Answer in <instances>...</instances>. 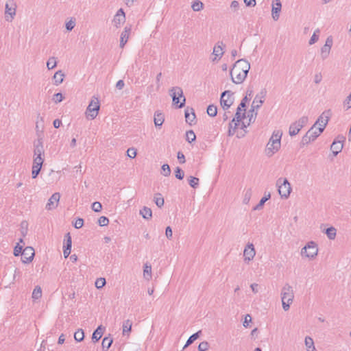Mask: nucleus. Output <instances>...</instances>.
<instances>
[{
    "instance_id": "obj_12",
    "label": "nucleus",
    "mask_w": 351,
    "mask_h": 351,
    "mask_svg": "<svg viewBox=\"0 0 351 351\" xmlns=\"http://www.w3.org/2000/svg\"><path fill=\"white\" fill-rule=\"evenodd\" d=\"M35 255L34 250L32 247L27 246L23 250L21 253V261L23 263L27 264L32 261Z\"/></svg>"
},
{
    "instance_id": "obj_14",
    "label": "nucleus",
    "mask_w": 351,
    "mask_h": 351,
    "mask_svg": "<svg viewBox=\"0 0 351 351\" xmlns=\"http://www.w3.org/2000/svg\"><path fill=\"white\" fill-rule=\"evenodd\" d=\"M256 255V250L253 243H248L245 247L243 251L244 261L245 262H250L252 261Z\"/></svg>"
},
{
    "instance_id": "obj_30",
    "label": "nucleus",
    "mask_w": 351,
    "mask_h": 351,
    "mask_svg": "<svg viewBox=\"0 0 351 351\" xmlns=\"http://www.w3.org/2000/svg\"><path fill=\"white\" fill-rule=\"evenodd\" d=\"M64 77V74L62 71L60 70L56 72L53 77L54 80V84L56 86L60 84L63 82Z\"/></svg>"
},
{
    "instance_id": "obj_38",
    "label": "nucleus",
    "mask_w": 351,
    "mask_h": 351,
    "mask_svg": "<svg viewBox=\"0 0 351 351\" xmlns=\"http://www.w3.org/2000/svg\"><path fill=\"white\" fill-rule=\"evenodd\" d=\"M132 322L130 319L123 322V334L125 335L131 331Z\"/></svg>"
},
{
    "instance_id": "obj_20",
    "label": "nucleus",
    "mask_w": 351,
    "mask_h": 351,
    "mask_svg": "<svg viewBox=\"0 0 351 351\" xmlns=\"http://www.w3.org/2000/svg\"><path fill=\"white\" fill-rule=\"evenodd\" d=\"M282 3L280 0H274L272 3L271 15L274 21H277L280 16V12L281 11Z\"/></svg>"
},
{
    "instance_id": "obj_44",
    "label": "nucleus",
    "mask_w": 351,
    "mask_h": 351,
    "mask_svg": "<svg viewBox=\"0 0 351 351\" xmlns=\"http://www.w3.org/2000/svg\"><path fill=\"white\" fill-rule=\"evenodd\" d=\"M42 296V289L40 287L36 286L32 292V298L34 300H38Z\"/></svg>"
},
{
    "instance_id": "obj_17",
    "label": "nucleus",
    "mask_w": 351,
    "mask_h": 351,
    "mask_svg": "<svg viewBox=\"0 0 351 351\" xmlns=\"http://www.w3.org/2000/svg\"><path fill=\"white\" fill-rule=\"evenodd\" d=\"M60 198V194L59 193H54L49 199L45 208L48 210L56 208L58 206Z\"/></svg>"
},
{
    "instance_id": "obj_64",
    "label": "nucleus",
    "mask_w": 351,
    "mask_h": 351,
    "mask_svg": "<svg viewBox=\"0 0 351 351\" xmlns=\"http://www.w3.org/2000/svg\"><path fill=\"white\" fill-rule=\"evenodd\" d=\"M252 322V317L250 316V315L249 314H247L245 316V318H244V321L243 322V326L245 327V328H247L249 326V324Z\"/></svg>"
},
{
    "instance_id": "obj_10",
    "label": "nucleus",
    "mask_w": 351,
    "mask_h": 351,
    "mask_svg": "<svg viewBox=\"0 0 351 351\" xmlns=\"http://www.w3.org/2000/svg\"><path fill=\"white\" fill-rule=\"evenodd\" d=\"M330 115H331V112L330 110H325L318 117L317 120L316 121V122L315 123V124L313 125H315V126L317 125V128H323V131H324L326 125L328 123Z\"/></svg>"
},
{
    "instance_id": "obj_18",
    "label": "nucleus",
    "mask_w": 351,
    "mask_h": 351,
    "mask_svg": "<svg viewBox=\"0 0 351 351\" xmlns=\"http://www.w3.org/2000/svg\"><path fill=\"white\" fill-rule=\"evenodd\" d=\"M332 45V38L330 37L327 38L325 45L321 48V57L322 60H325L328 57Z\"/></svg>"
},
{
    "instance_id": "obj_39",
    "label": "nucleus",
    "mask_w": 351,
    "mask_h": 351,
    "mask_svg": "<svg viewBox=\"0 0 351 351\" xmlns=\"http://www.w3.org/2000/svg\"><path fill=\"white\" fill-rule=\"evenodd\" d=\"M189 184L193 189H196L199 186V178L193 176H189L188 178Z\"/></svg>"
},
{
    "instance_id": "obj_54",
    "label": "nucleus",
    "mask_w": 351,
    "mask_h": 351,
    "mask_svg": "<svg viewBox=\"0 0 351 351\" xmlns=\"http://www.w3.org/2000/svg\"><path fill=\"white\" fill-rule=\"evenodd\" d=\"M23 246L19 244V243H17L16 245L14 248V255L15 256H19V255H21V253L23 252Z\"/></svg>"
},
{
    "instance_id": "obj_45",
    "label": "nucleus",
    "mask_w": 351,
    "mask_h": 351,
    "mask_svg": "<svg viewBox=\"0 0 351 351\" xmlns=\"http://www.w3.org/2000/svg\"><path fill=\"white\" fill-rule=\"evenodd\" d=\"M239 124L238 123L230 122L229 123L228 136H233Z\"/></svg>"
},
{
    "instance_id": "obj_36",
    "label": "nucleus",
    "mask_w": 351,
    "mask_h": 351,
    "mask_svg": "<svg viewBox=\"0 0 351 351\" xmlns=\"http://www.w3.org/2000/svg\"><path fill=\"white\" fill-rule=\"evenodd\" d=\"M45 157L43 156H34L33 167L42 168L44 162Z\"/></svg>"
},
{
    "instance_id": "obj_50",
    "label": "nucleus",
    "mask_w": 351,
    "mask_h": 351,
    "mask_svg": "<svg viewBox=\"0 0 351 351\" xmlns=\"http://www.w3.org/2000/svg\"><path fill=\"white\" fill-rule=\"evenodd\" d=\"M57 65L56 59L54 57H51L49 58V60L47 62V66L48 69H53L55 68Z\"/></svg>"
},
{
    "instance_id": "obj_48",
    "label": "nucleus",
    "mask_w": 351,
    "mask_h": 351,
    "mask_svg": "<svg viewBox=\"0 0 351 351\" xmlns=\"http://www.w3.org/2000/svg\"><path fill=\"white\" fill-rule=\"evenodd\" d=\"M256 110V108H252V107H251V109L249 110L248 113H247V117L249 118V123H252V122H254L255 121V119L256 118V116H257V112H254V110Z\"/></svg>"
},
{
    "instance_id": "obj_47",
    "label": "nucleus",
    "mask_w": 351,
    "mask_h": 351,
    "mask_svg": "<svg viewBox=\"0 0 351 351\" xmlns=\"http://www.w3.org/2000/svg\"><path fill=\"white\" fill-rule=\"evenodd\" d=\"M207 113L210 117H215L217 114V106L214 105H209L207 108Z\"/></svg>"
},
{
    "instance_id": "obj_21",
    "label": "nucleus",
    "mask_w": 351,
    "mask_h": 351,
    "mask_svg": "<svg viewBox=\"0 0 351 351\" xmlns=\"http://www.w3.org/2000/svg\"><path fill=\"white\" fill-rule=\"evenodd\" d=\"M132 28L130 25H127L124 27L123 31L121 34L120 38V47L123 48L127 43Z\"/></svg>"
},
{
    "instance_id": "obj_34",
    "label": "nucleus",
    "mask_w": 351,
    "mask_h": 351,
    "mask_svg": "<svg viewBox=\"0 0 351 351\" xmlns=\"http://www.w3.org/2000/svg\"><path fill=\"white\" fill-rule=\"evenodd\" d=\"M282 135V132L280 130H274L272 133L270 140L280 144Z\"/></svg>"
},
{
    "instance_id": "obj_8",
    "label": "nucleus",
    "mask_w": 351,
    "mask_h": 351,
    "mask_svg": "<svg viewBox=\"0 0 351 351\" xmlns=\"http://www.w3.org/2000/svg\"><path fill=\"white\" fill-rule=\"evenodd\" d=\"M233 93L230 90H225L221 95L220 104L224 110H227L233 104Z\"/></svg>"
},
{
    "instance_id": "obj_16",
    "label": "nucleus",
    "mask_w": 351,
    "mask_h": 351,
    "mask_svg": "<svg viewBox=\"0 0 351 351\" xmlns=\"http://www.w3.org/2000/svg\"><path fill=\"white\" fill-rule=\"evenodd\" d=\"M34 156L45 157L43 137L38 138V139L34 143Z\"/></svg>"
},
{
    "instance_id": "obj_42",
    "label": "nucleus",
    "mask_w": 351,
    "mask_h": 351,
    "mask_svg": "<svg viewBox=\"0 0 351 351\" xmlns=\"http://www.w3.org/2000/svg\"><path fill=\"white\" fill-rule=\"evenodd\" d=\"M143 274L144 277L148 280L152 277V266L150 265L145 264Z\"/></svg>"
},
{
    "instance_id": "obj_46",
    "label": "nucleus",
    "mask_w": 351,
    "mask_h": 351,
    "mask_svg": "<svg viewBox=\"0 0 351 351\" xmlns=\"http://www.w3.org/2000/svg\"><path fill=\"white\" fill-rule=\"evenodd\" d=\"M196 139V136L195 132L193 130H189L186 133V140L189 143H191L194 142Z\"/></svg>"
},
{
    "instance_id": "obj_43",
    "label": "nucleus",
    "mask_w": 351,
    "mask_h": 351,
    "mask_svg": "<svg viewBox=\"0 0 351 351\" xmlns=\"http://www.w3.org/2000/svg\"><path fill=\"white\" fill-rule=\"evenodd\" d=\"M84 332L82 329H78L74 333V339L76 341L80 342L84 339Z\"/></svg>"
},
{
    "instance_id": "obj_55",
    "label": "nucleus",
    "mask_w": 351,
    "mask_h": 351,
    "mask_svg": "<svg viewBox=\"0 0 351 351\" xmlns=\"http://www.w3.org/2000/svg\"><path fill=\"white\" fill-rule=\"evenodd\" d=\"M308 117L303 116L301 118H300L298 121H296V123L301 127L303 128L304 125H306L308 123Z\"/></svg>"
},
{
    "instance_id": "obj_25",
    "label": "nucleus",
    "mask_w": 351,
    "mask_h": 351,
    "mask_svg": "<svg viewBox=\"0 0 351 351\" xmlns=\"http://www.w3.org/2000/svg\"><path fill=\"white\" fill-rule=\"evenodd\" d=\"M185 119L186 121L189 123L190 125H192L194 123V121L195 119V114L194 112V110L193 108H189L187 107L185 109L184 112Z\"/></svg>"
},
{
    "instance_id": "obj_5",
    "label": "nucleus",
    "mask_w": 351,
    "mask_h": 351,
    "mask_svg": "<svg viewBox=\"0 0 351 351\" xmlns=\"http://www.w3.org/2000/svg\"><path fill=\"white\" fill-rule=\"evenodd\" d=\"M276 186H278V193L282 198L287 199L289 197L291 187L287 178H279L276 181Z\"/></svg>"
},
{
    "instance_id": "obj_53",
    "label": "nucleus",
    "mask_w": 351,
    "mask_h": 351,
    "mask_svg": "<svg viewBox=\"0 0 351 351\" xmlns=\"http://www.w3.org/2000/svg\"><path fill=\"white\" fill-rule=\"evenodd\" d=\"M175 176L178 180H182L184 176V171L179 167L176 168Z\"/></svg>"
},
{
    "instance_id": "obj_41",
    "label": "nucleus",
    "mask_w": 351,
    "mask_h": 351,
    "mask_svg": "<svg viewBox=\"0 0 351 351\" xmlns=\"http://www.w3.org/2000/svg\"><path fill=\"white\" fill-rule=\"evenodd\" d=\"M326 234L329 239L333 240L335 239L337 230L334 227H330L326 230Z\"/></svg>"
},
{
    "instance_id": "obj_15",
    "label": "nucleus",
    "mask_w": 351,
    "mask_h": 351,
    "mask_svg": "<svg viewBox=\"0 0 351 351\" xmlns=\"http://www.w3.org/2000/svg\"><path fill=\"white\" fill-rule=\"evenodd\" d=\"M344 139L345 138L343 136H339L337 138L332 142L330 146V149L332 152L334 156H337L341 152L343 147V142Z\"/></svg>"
},
{
    "instance_id": "obj_24",
    "label": "nucleus",
    "mask_w": 351,
    "mask_h": 351,
    "mask_svg": "<svg viewBox=\"0 0 351 351\" xmlns=\"http://www.w3.org/2000/svg\"><path fill=\"white\" fill-rule=\"evenodd\" d=\"M165 121V115L160 111H156L154 117V122L156 128H160Z\"/></svg>"
},
{
    "instance_id": "obj_3",
    "label": "nucleus",
    "mask_w": 351,
    "mask_h": 351,
    "mask_svg": "<svg viewBox=\"0 0 351 351\" xmlns=\"http://www.w3.org/2000/svg\"><path fill=\"white\" fill-rule=\"evenodd\" d=\"M171 96L172 97L173 104L178 108L184 107L186 99L183 95L182 89L180 87H173L170 90Z\"/></svg>"
},
{
    "instance_id": "obj_51",
    "label": "nucleus",
    "mask_w": 351,
    "mask_h": 351,
    "mask_svg": "<svg viewBox=\"0 0 351 351\" xmlns=\"http://www.w3.org/2000/svg\"><path fill=\"white\" fill-rule=\"evenodd\" d=\"M319 29H316L313 35L311 36L310 40H309V45H313L314 43H315L318 39H319Z\"/></svg>"
},
{
    "instance_id": "obj_22",
    "label": "nucleus",
    "mask_w": 351,
    "mask_h": 351,
    "mask_svg": "<svg viewBox=\"0 0 351 351\" xmlns=\"http://www.w3.org/2000/svg\"><path fill=\"white\" fill-rule=\"evenodd\" d=\"M280 148V144H279L275 141H271L269 139V141L267 145V149H266L267 155L269 156H271L277 152Z\"/></svg>"
},
{
    "instance_id": "obj_26",
    "label": "nucleus",
    "mask_w": 351,
    "mask_h": 351,
    "mask_svg": "<svg viewBox=\"0 0 351 351\" xmlns=\"http://www.w3.org/2000/svg\"><path fill=\"white\" fill-rule=\"evenodd\" d=\"M246 112H243L240 108H237V112L235 113L234 117L232 119V122L240 123L245 118Z\"/></svg>"
},
{
    "instance_id": "obj_6",
    "label": "nucleus",
    "mask_w": 351,
    "mask_h": 351,
    "mask_svg": "<svg viewBox=\"0 0 351 351\" xmlns=\"http://www.w3.org/2000/svg\"><path fill=\"white\" fill-rule=\"evenodd\" d=\"M322 132L323 128H317L316 126L313 125L302 137V143L303 145H307L311 142L314 141Z\"/></svg>"
},
{
    "instance_id": "obj_59",
    "label": "nucleus",
    "mask_w": 351,
    "mask_h": 351,
    "mask_svg": "<svg viewBox=\"0 0 351 351\" xmlns=\"http://www.w3.org/2000/svg\"><path fill=\"white\" fill-rule=\"evenodd\" d=\"M106 282L105 278H98V279H97V280L95 282V287L97 289H101L106 285Z\"/></svg>"
},
{
    "instance_id": "obj_13",
    "label": "nucleus",
    "mask_w": 351,
    "mask_h": 351,
    "mask_svg": "<svg viewBox=\"0 0 351 351\" xmlns=\"http://www.w3.org/2000/svg\"><path fill=\"white\" fill-rule=\"evenodd\" d=\"M112 24L116 28H119L125 22V14L122 8L118 10L112 19Z\"/></svg>"
},
{
    "instance_id": "obj_62",
    "label": "nucleus",
    "mask_w": 351,
    "mask_h": 351,
    "mask_svg": "<svg viewBox=\"0 0 351 351\" xmlns=\"http://www.w3.org/2000/svg\"><path fill=\"white\" fill-rule=\"evenodd\" d=\"M136 154H137L136 150V149H134L133 147L129 148L127 150V155L130 158H134L136 156Z\"/></svg>"
},
{
    "instance_id": "obj_27",
    "label": "nucleus",
    "mask_w": 351,
    "mask_h": 351,
    "mask_svg": "<svg viewBox=\"0 0 351 351\" xmlns=\"http://www.w3.org/2000/svg\"><path fill=\"white\" fill-rule=\"evenodd\" d=\"M104 328L102 326H99L92 335V340L93 342L98 341L102 337Z\"/></svg>"
},
{
    "instance_id": "obj_58",
    "label": "nucleus",
    "mask_w": 351,
    "mask_h": 351,
    "mask_svg": "<svg viewBox=\"0 0 351 351\" xmlns=\"http://www.w3.org/2000/svg\"><path fill=\"white\" fill-rule=\"evenodd\" d=\"M91 208H92L93 210H94L96 213H98V212L101 211V210L102 208V206L100 202H95L92 204Z\"/></svg>"
},
{
    "instance_id": "obj_49",
    "label": "nucleus",
    "mask_w": 351,
    "mask_h": 351,
    "mask_svg": "<svg viewBox=\"0 0 351 351\" xmlns=\"http://www.w3.org/2000/svg\"><path fill=\"white\" fill-rule=\"evenodd\" d=\"M203 3L200 1H195L191 5L192 9L195 11L198 12L203 9Z\"/></svg>"
},
{
    "instance_id": "obj_31",
    "label": "nucleus",
    "mask_w": 351,
    "mask_h": 351,
    "mask_svg": "<svg viewBox=\"0 0 351 351\" xmlns=\"http://www.w3.org/2000/svg\"><path fill=\"white\" fill-rule=\"evenodd\" d=\"M140 215L145 219H149L152 217V211L151 208L143 206V208L140 210Z\"/></svg>"
},
{
    "instance_id": "obj_28",
    "label": "nucleus",
    "mask_w": 351,
    "mask_h": 351,
    "mask_svg": "<svg viewBox=\"0 0 351 351\" xmlns=\"http://www.w3.org/2000/svg\"><path fill=\"white\" fill-rule=\"evenodd\" d=\"M304 344L306 347V351H317L313 339L309 337L306 336L304 339Z\"/></svg>"
},
{
    "instance_id": "obj_35",
    "label": "nucleus",
    "mask_w": 351,
    "mask_h": 351,
    "mask_svg": "<svg viewBox=\"0 0 351 351\" xmlns=\"http://www.w3.org/2000/svg\"><path fill=\"white\" fill-rule=\"evenodd\" d=\"M201 333V331H198L189 337V338L187 339L186 344L183 347V350H184L186 348H187L189 346H190L191 343H193L199 337V334Z\"/></svg>"
},
{
    "instance_id": "obj_63",
    "label": "nucleus",
    "mask_w": 351,
    "mask_h": 351,
    "mask_svg": "<svg viewBox=\"0 0 351 351\" xmlns=\"http://www.w3.org/2000/svg\"><path fill=\"white\" fill-rule=\"evenodd\" d=\"M74 227L76 228V229H79V228H81L83 225H84V219H82V218H77L75 223H74Z\"/></svg>"
},
{
    "instance_id": "obj_4",
    "label": "nucleus",
    "mask_w": 351,
    "mask_h": 351,
    "mask_svg": "<svg viewBox=\"0 0 351 351\" xmlns=\"http://www.w3.org/2000/svg\"><path fill=\"white\" fill-rule=\"evenodd\" d=\"M100 108L99 98L93 96L86 108V115L89 119H94L98 114Z\"/></svg>"
},
{
    "instance_id": "obj_29",
    "label": "nucleus",
    "mask_w": 351,
    "mask_h": 351,
    "mask_svg": "<svg viewBox=\"0 0 351 351\" xmlns=\"http://www.w3.org/2000/svg\"><path fill=\"white\" fill-rule=\"evenodd\" d=\"M302 128H301L297 123L295 121L294 123H291L289 129V134L290 136H295L299 133V132L301 130Z\"/></svg>"
},
{
    "instance_id": "obj_23",
    "label": "nucleus",
    "mask_w": 351,
    "mask_h": 351,
    "mask_svg": "<svg viewBox=\"0 0 351 351\" xmlns=\"http://www.w3.org/2000/svg\"><path fill=\"white\" fill-rule=\"evenodd\" d=\"M44 130V119L43 117L38 115L36 122V130L38 138L43 137Z\"/></svg>"
},
{
    "instance_id": "obj_61",
    "label": "nucleus",
    "mask_w": 351,
    "mask_h": 351,
    "mask_svg": "<svg viewBox=\"0 0 351 351\" xmlns=\"http://www.w3.org/2000/svg\"><path fill=\"white\" fill-rule=\"evenodd\" d=\"M343 106L346 108V110L351 108V93L344 100Z\"/></svg>"
},
{
    "instance_id": "obj_40",
    "label": "nucleus",
    "mask_w": 351,
    "mask_h": 351,
    "mask_svg": "<svg viewBox=\"0 0 351 351\" xmlns=\"http://www.w3.org/2000/svg\"><path fill=\"white\" fill-rule=\"evenodd\" d=\"M154 201L156 206L159 208L163 206L165 203L164 198L162 197V195L160 193H157L155 195Z\"/></svg>"
},
{
    "instance_id": "obj_19",
    "label": "nucleus",
    "mask_w": 351,
    "mask_h": 351,
    "mask_svg": "<svg viewBox=\"0 0 351 351\" xmlns=\"http://www.w3.org/2000/svg\"><path fill=\"white\" fill-rule=\"evenodd\" d=\"M222 46L223 43L219 42L213 47V55L215 56V58L212 59L213 62L218 61L223 56L224 52Z\"/></svg>"
},
{
    "instance_id": "obj_32",
    "label": "nucleus",
    "mask_w": 351,
    "mask_h": 351,
    "mask_svg": "<svg viewBox=\"0 0 351 351\" xmlns=\"http://www.w3.org/2000/svg\"><path fill=\"white\" fill-rule=\"evenodd\" d=\"M113 342L112 337L109 335L108 337H105L102 340V348L104 350H108L110 347L111 346L112 343Z\"/></svg>"
},
{
    "instance_id": "obj_1",
    "label": "nucleus",
    "mask_w": 351,
    "mask_h": 351,
    "mask_svg": "<svg viewBox=\"0 0 351 351\" xmlns=\"http://www.w3.org/2000/svg\"><path fill=\"white\" fill-rule=\"evenodd\" d=\"M250 69V64L244 59L237 60L230 70V75L233 83L241 84L246 78Z\"/></svg>"
},
{
    "instance_id": "obj_57",
    "label": "nucleus",
    "mask_w": 351,
    "mask_h": 351,
    "mask_svg": "<svg viewBox=\"0 0 351 351\" xmlns=\"http://www.w3.org/2000/svg\"><path fill=\"white\" fill-rule=\"evenodd\" d=\"M66 29L68 31H71L75 26V20L73 19H71L70 21L66 23Z\"/></svg>"
},
{
    "instance_id": "obj_52",
    "label": "nucleus",
    "mask_w": 351,
    "mask_h": 351,
    "mask_svg": "<svg viewBox=\"0 0 351 351\" xmlns=\"http://www.w3.org/2000/svg\"><path fill=\"white\" fill-rule=\"evenodd\" d=\"M162 171H161V173L164 176H169L170 174H171V169H170V167L168 164H164L162 166Z\"/></svg>"
},
{
    "instance_id": "obj_60",
    "label": "nucleus",
    "mask_w": 351,
    "mask_h": 351,
    "mask_svg": "<svg viewBox=\"0 0 351 351\" xmlns=\"http://www.w3.org/2000/svg\"><path fill=\"white\" fill-rule=\"evenodd\" d=\"M209 348V344L207 341H202L198 346L199 351H206Z\"/></svg>"
},
{
    "instance_id": "obj_56",
    "label": "nucleus",
    "mask_w": 351,
    "mask_h": 351,
    "mask_svg": "<svg viewBox=\"0 0 351 351\" xmlns=\"http://www.w3.org/2000/svg\"><path fill=\"white\" fill-rule=\"evenodd\" d=\"M109 223V219L105 216H101L98 219V223L100 226H106Z\"/></svg>"
},
{
    "instance_id": "obj_2",
    "label": "nucleus",
    "mask_w": 351,
    "mask_h": 351,
    "mask_svg": "<svg viewBox=\"0 0 351 351\" xmlns=\"http://www.w3.org/2000/svg\"><path fill=\"white\" fill-rule=\"evenodd\" d=\"M294 293L293 288L289 284H286L282 289L281 300L284 311L289 309L291 304L293 302Z\"/></svg>"
},
{
    "instance_id": "obj_33",
    "label": "nucleus",
    "mask_w": 351,
    "mask_h": 351,
    "mask_svg": "<svg viewBox=\"0 0 351 351\" xmlns=\"http://www.w3.org/2000/svg\"><path fill=\"white\" fill-rule=\"evenodd\" d=\"M270 197H271V195H270V193H268L267 195H266V194H265V196H264V197H263L261 199V200H260L259 203H258L257 205H256V206L253 208V210H260V209H261V208H263V206L264 204H265V202H266L269 199H270Z\"/></svg>"
},
{
    "instance_id": "obj_9",
    "label": "nucleus",
    "mask_w": 351,
    "mask_h": 351,
    "mask_svg": "<svg viewBox=\"0 0 351 351\" xmlns=\"http://www.w3.org/2000/svg\"><path fill=\"white\" fill-rule=\"evenodd\" d=\"M16 5L14 0H9L5 6V18L7 21L11 22L16 15Z\"/></svg>"
},
{
    "instance_id": "obj_11",
    "label": "nucleus",
    "mask_w": 351,
    "mask_h": 351,
    "mask_svg": "<svg viewBox=\"0 0 351 351\" xmlns=\"http://www.w3.org/2000/svg\"><path fill=\"white\" fill-rule=\"evenodd\" d=\"M267 95V90L265 88H263L254 97L252 107L256 108V110H258L262 104L264 103L265 98Z\"/></svg>"
},
{
    "instance_id": "obj_7",
    "label": "nucleus",
    "mask_w": 351,
    "mask_h": 351,
    "mask_svg": "<svg viewBox=\"0 0 351 351\" xmlns=\"http://www.w3.org/2000/svg\"><path fill=\"white\" fill-rule=\"evenodd\" d=\"M318 249L314 241L308 242L301 250V255L309 258H313L317 256Z\"/></svg>"
},
{
    "instance_id": "obj_37",
    "label": "nucleus",
    "mask_w": 351,
    "mask_h": 351,
    "mask_svg": "<svg viewBox=\"0 0 351 351\" xmlns=\"http://www.w3.org/2000/svg\"><path fill=\"white\" fill-rule=\"evenodd\" d=\"M71 245H72L71 237L70 235V233L68 232L64 236V244L63 248H66V250H71Z\"/></svg>"
}]
</instances>
